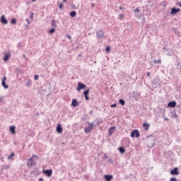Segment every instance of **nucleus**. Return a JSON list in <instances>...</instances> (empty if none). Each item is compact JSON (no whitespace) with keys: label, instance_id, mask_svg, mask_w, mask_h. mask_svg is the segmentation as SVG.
<instances>
[{"label":"nucleus","instance_id":"7c9ffc66","mask_svg":"<svg viewBox=\"0 0 181 181\" xmlns=\"http://www.w3.org/2000/svg\"><path fill=\"white\" fill-rule=\"evenodd\" d=\"M153 63H155V64H159L160 63H161V60L160 59H154L153 60Z\"/></svg>","mask_w":181,"mask_h":181},{"label":"nucleus","instance_id":"20e7f679","mask_svg":"<svg viewBox=\"0 0 181 181\" xmlns=\"http://www.w3.org/2000/svg\"><path fill=\"white\" fill-rule=\"evenodd\" d=\"M130 136L131 138H139L141 134H139V131L138 129H134L131 132Z\"/></svg>","mask_w":181,"mask_h":181},{"label":"nucleus","instance_id":"6e6d98bb","mask_svg":"<svg viewBox=\"0 0 181 181\" xmlns=\"http://www.w3.org/2000/svg\"><path fill=\"white\" fill-rule=\"evenodd\" d=\"M23 57H24V59H26V55H25V54H23Z\"/></svg>","mask_w":181,"mask_h":181},{"label":"nucleus","instance_id":"dca6fc26","mask_svg":"<svg viewBox=\"0 0 181 181\" xmlns=\"http://www.w3.org/2000/svg\"><path fill=\"white\" fill-rule=\"evenodd\" d=\"M177 12H180V8H176V7H173L172 9H171V15H176V13H177Z\"/></svg>","mask_w":181,"mask_h":181},{"label":"nucleus","instance_id":"e433bc0d","mask_svg":"<svg viewBox=\"0 0 181 181\" xmlns=\"http://www.w3.org/2000/svg\"><path fill=\"white\" fill-rule=\"evenodd\" d=\"M34 80H39V75H35Z\"/></svg>","mask_w":181,"mask_h":181},{"label":"nucleus","instance_id":"4468645a","mask_svg":"<svg viewBox=\"0 0 181 181\" xmlns=\"http://www.w3.org/2000/svg\"><path fill=\"white\" fill-rule=\"evenodd\" d=\"M56 130H57V134H63V127H62L61 124H59L57 126Z\"/></svg>","mask_w":181,"mask_h":181},{"label":"nucleus","instance_id":"680f3d73","mask_svg":"<svg viewBox=\"0 0 181 181\" xmlns=\"http://www.w3.org/2000/svg\"><path fill=\"white\" fill-rule=\"evenodd\" d=\"M81 55H80V54L78 55V57H81Z\"/></svg>","mask_w":181,"mask_h":181},{"label":"nucleus","instance_id":"6ab92c4d","mask_svg":"<svg viewBox=\"0 0 181 181\" xmlns=\"http://www.w3.org/2000/svg\"><path fill=\"white\" fill-rule=\"evenodd\" d=\"M9 129H10V132H11L13 135H15V134H16V127L11 126Z\"/></svg>","mask_w":181,"mask_h":181},{"label":"nucleus","instance_id":"f8f14e48","mask_svg":"<svg viewBox=\"0 0 181 181\" xmlns=\"http://www.w3.org/2000/svg\"><path fill=\"white\" fill-rule=\"evenodd\" d=\"M163 50H165L167 52V55L168 56H173V52H172V49L168 48V47H164L163 48Z\"/></svg>","mask_w":181,"mask_h":181},{"label":"nucleus","instance_id":"3c124183","mask_svg":"<svg viewBox=\"0 0 181 181\" xmlns=\"http://www.w3.org/2000/svg\"><path fill=\"white\" fill-rule=\"evenodd\" d=\"M93 114V110H90L89 112V115H91Z\"/></svg>","mask_w":181,"mask_h":181},{"label":"nucleus","instance_id":"39448f33","mask_svg":"<svg viewBox=\"0 0 181 181\" xmlns=\"http://www.w3.org/2000/svg\"><path fill=\"white\" fill-rule=\"evenodd\" d=\"M86 88H87V86H86V84L81 82L78 83V86L76 88L77 91L80 92L81 90H86Z\"/></svg>","mask_w":181,"mask_h":181},{"label":"nucleus","instance_id":"052dcab7","mask_svg":"<svg viewBox=\"0 0 181 181\" xmlns=\"http://www.w3.org/2000/svg\"><path fill=\"white\" fill-rule=\"evenodd\" d=\"M179 6L181 8V2L180 3Z\"/></svg>","mask_w":181,"mask_h":181},{"label":"nucleus","instance_id":"09e8293b","mask_svg":"<svg viewBox=\"0 0 181 181\" xmlns=\"http://www.w3.org/2000/svg\"><path fill=\"white\" fill-rule=\"evenodd\" d=\"M66 37H68V39H69V40H71V35H66Z\"/></svg>","mask_w":181,"mask_h":181},{"label":"nucleus","instance_id":"de8ad7c7","mask_svg":"<svg viewBox=\"0 0 181 181\" xmlns=\"http://www.w3.org/2000/svg\"><path fill=\"white\" fill-rule=\"evenodd\" d=\"M25 21L28 23V25H30V21H29V19L26 18Z\"/></svg>","mask_w":181,"mask_h":181},{"label":"nucleus","instance_id":"393cba45","mask_svg":"<svg viewBox=\"0 0 181 181\" xmlns=\"http://www.w3.org/2000/svg\"><path fill=\"white\" fill-rule=\"evenodd\" d=\"M118 151L120 152V153H125V148L124 147H119Z\"/></svg>","mask_w":181,"mask_h":181},{"label":"nucleus","instance_id":"7ed1b4c3","mask_svg":"<svg viewBox=\"0 0 181 181\" xmlns=\"http://www.w3.org/2000/svg\"><path fill=\"white\" fill-rule=\"evenodd\" d=\"M35 158L37 160L39 157L37 155H33L31 158L28 159L27 165L33 166V165H35Z\"/></svg>","mask_w":181,"mask_h":181},{"label":"nucleus","instance_id":"a878e982","mask_svg":"<svg viewBox=\"0 0 181 181\" xmlns=\"http://www.w3.org/2000/svg\"><path fill=\"white\" fill-rule=\"evenodd\" d=\"M143 127H144V129H146V131H148V129H149V124H148V123H144V124H143Z\"/></svg>","mask_w":181,"mask_h":181},{"label":"nucleus","instance_id":"a18cd8bd","mask_svg":"<svg viewBox=\"0 0 181 181\" xmlns=\"http://www.w3.org/2000/svg\"><path fill=\"white\" fill-rule=\"evenodd\" d=\"M33 15H35L33 13H30V19H33Z\"/></svg>","mask_w":181,"mask_h":181},{"label":"nucleus","instance_id":"4d7b16f0","mask_svg":"<svg viewBox=\"0 0 181 181\" xmlns=\"http://www.w3.org/2000/svg\"><path fill=\"white\" fill-rule=\"evenodd\" d=\"M39 181H43V178H42V177L40 178V179H39Z\"/></svg>","mask_w":181,"mask_h":181},{"label":"nucleus","instance_id":"4c0bfd02","mask_svg":"<svg viewBox=\"0 0 181 181\" xmlns=\"http://www.w3.org/2000/svg\"><path fill=\"white\" fill-rule=\"evenodd\" d=\"M111 108H115V107H117V103H114L112 105H110Z\"/></svg>","mask_w":181,"mask_h":181},{"label":"nucleus","instance_id":"ddd939ff","mask_svg":"<svg viewBox=\"0 0 181 181\" xmlns=\"http://www.w3.org/2000/svg\"><path fill=\"white\" fill-rule=\"evenodd\" d=\"M176 101L172 100L168 103V108H175V107H176Z\"/></svg>","mask_w":181,"mask_h":181},{"label":"nucleus","instance_id":"c85d7f7f","mask_svg":"<svg viewBox=\"0 0 181 181\" xmlns=\"http://www.w3.org/2000/svg\"><path fill=\"white\" fill-rule=\"evenodd\" d=\"M16 22H17L16 18H12L11 20V25H16Z\"/></svg>","mask_w":181,"mask_h":181},{"label":"nucleus","instance_id":"c9c22d12","mask_svg":"<svg viewBox=\"0 0 181 181\" xmlns=\"http://www.w3.org/2000/svg\"><path fill=\"white\" fill-rule=\"evenodd\" d=\"M4 96L0 97V104L4 103Z\"/></svg>","mask_w":181,"mask_h":181},{"label":"nucleus","instance_id":"603ef678","mask_svg":"<svg viewBox=\"0 0 181 181\" xmlns=\"http://www.w3.org/2000/svg\"><path fill=\"white\" fill-rule=\"evenodd\" d=\"M103 158H104V159H108V156H105Z\"/></svg>","mask_w":181,"mask_h":181},{"label":"nucleus","instance_id":"9b49d317","mask_svg":"<svg viewBox=\"0 0 181 181\" xmlns=\"http://www.w3.org/2000/svg\"><path fill=\"white\" fill-rule=\"evenodd\" d=\"M0 22L3 25H8V20L6 19V17H5L4 15L1 16V17L0 18Z\"/></svg>","mask_w":181,"mask_h":181},{"label":"nucleus","instance_id":"f03ea898","mask_svg":"<svg viewBox=\"0 0 181 181\" xmlns=\"http://www.w3.org/2000/svg\"><path fill=\"white\" fill-rule=\"evenodd\" d=\"M147 146L148 148H153L155 146V138L153 136H148L147 139Z\"/></svg>","mask_w":181,"mask_h":181},{"label":"nucleus","instance_id":"f3484780","mask_svg":"<svg viewBox=\"0 0 181 181\" xmlns=\"http://www.w3.org/2000/svg\"><path fill=\"white\" fill-rule=\"evenodd\" d=\"M113 177L114 176H112V175H105L104 176V179L105 181H112Z\"/></svg>","mask_w":181,"mask_h":181},{"label":"nucleus","instance_id":"c03bdc74","mask_svg":"<svg viewBox=\"0 0 181 181\" xmlns=\"http://www.w3.org/2000/svg\"><path fill=\"white\" fill-rule=\"evenodd\" d=\"M119 9H120L121 11H125V8L122 7V6H119Z\"/></svg>","mask_w":181,"mask_h":181},{"label":"nucleus","instance_id":"4be33fe9","mask_svg":"<svg viewBox=\"0 0 181 181\" xmlns=\"http://www.w3.org/2000/svg\"><path fill=\"white\" fill-rule=\"evenodd\" d=\"M132 95H133L134 98H135L136 100H137V99H138V97H139V95H141V94L139 93V92H133V93H132Z\"/></svg>","mask_w":181,"mask_h":181},{"label":"nucleus","instance_id":"49530a36","mask_svg":"<svg viewBox=\"0 0 181 181\" xmlns=\"http://www.w3.org/2000/svg\"><path fill=\"white\" fill-rule=\"evenodd\" d=\"M110 163H114V160L112 158L109 159Z\"/></svg>","mask_w":181,"mask_h":181},{"label":"nucleus","instance_id":"c756f323","mask_svg":"<svg viewBox=\"0 0 181 181\" xmlns=\"http://www.w3.org/2000/svg\"><path fill=\"white\" fill-rule=\"evenodd\" d=\"M13 156H15V153H12L8 157V159H11V160H13Z\"/></svg>","mask_w":181,"mask_h":181},{"label":"nucleus","instance_id":"aec40b11","mask_svg":"<svg viewBox=\"0 0 181 181\" xmlns=\"http://www.w3.org/2000/svg\"><path fill=\"white\" fill-rule=\"evenodd\" d=\"M78 101L76 100V99H73L71 102V106L72 107H78Z\"/></svg>","mask_w":181,"mask_h":181},{"label":"nucleus","instance_id":"9d476101","mask_svg":"<svg viewBox=\"0 0 181 181\" xmlns=\"http://www.w3.org/2000/svg\"><path fill=\"white\" fill-rule=\"evenodd\" d=\"M90 93V88L86 89L83 91V95L85 97V100L86 101H88V100H90V97L88 96V94Z\"/></svg>","mask_w":181,"mask_h":181},{"label":"nucleus","instance_id":"6e6552de","mask_svg":"<svg viewBox=\"0 0 181 181\" xmlns=\"http://www.w3.org/2000/svg\"><path fill=\"white\" fill-rule=\"evenodd\" d=\"M170 173L172 176H177V175H179V168L177 167L174 168L170 170Z\"/></svg>","mask_w":181,"mask_h":181},{"label":"nucleus","instance_id":"f704fd0d","mask_svg":"<svg viewBox=\"0 0 181 181\" xmlns=\"http://www.w3.org/2000/svg\"><path fill=\"white\" fill-rule=\"evenodd\" d=\"M170 181H177V179H176L175 177H173L170 179Z\"/></svg>","mask_w":181,"mask_h":181},{"label":"nucleus","instance_id":"864d4df0","mask_svg":"<svg viewBox=\"0 0 181 181\" xmlns=\"http://www.w3.org/2000/svg\"><path fill=\"white\" fill-rule=\"evenodd\" d=\"M168 120H169V119L168 117L165 118V121H168Z\"/></svg>","mask_w":181,"mask_h":181},{"label":"nucleus","instance_id":"a211bd4d","mask_svg":"<svg viewBox=\"0 0 181 181\" xmlns=\"http://www.w3.org/2000/svg\"><path fill=\"white\" fill-rule=\"evenodd\" d=\"M115 129V127L112 126L108 129V136H111L112 135V133L114 132Z\"/></svg>","mask_w":181,"mask_h":181},{"label":"nucleus","instance_id":"5701e85b","mask_svg":"<svg viewBox=\"0 0 181 181\" xmlns=\"http://www.w3.org/2000/svg\"><path fill=\"white\" fill-rule=\"evenodd\" d=\"M51 26H52L54 28H57V25H56V21L54 19L51 21Z\"/></svg>","mask_w":181,"mask_h":181},{"label":"nucleus","instance_id":"5fc2aeb1","mask_svg":"<svg viewBox=\"0 0 181 181\" xmlns=\"http://www.w3.org/2000/svg\"><path fill=\"white\" fill-rule=\"evenodd\" d=\"M91 5H92L93 8H94V6H95V4H92Z\"/></svg>","mask_w":181,"mask_h":181},{"label":"nucleus","instance_id":"cd10ccee","mask_svg":"<svg viewBox=\"0 0 181 181\" xmlns=\"http://www.w3.org/2000/svg\"><path fill=\"white\" fill-rule=\"evenodd\" d=\"M119 104H120L121 105H125V100L124 99H120L119 100Z\"/></svg>","mask_w":181,"mask_h":181},{"label":"nucleus","instance_id":"79ce46f5","mask_svg":"<svg viewBox=\"0 0 181 181\" xmlns=\"http://www.w3.org/2000/svg\"><path fill=\"white\" fill-rule=\"evenodd\" d=\"M134 12L135 13H139V8L134 9Z\"/></svg>","mask_w":181,"mask_h":181},{"label":"nucleus","instance_id":"412c9836","mask_svg":"<svg viewBox=\"0 0 181 181\" xmlns=\"http://www.w3.org/2000/svg\"><path fill=\"white\" fill-rule=\"evenodd\" d=\"M159 82H160L159 78H156L155 79H153V80L152 81V83L153 84V86H158V85H159Z\"/></svg>","mask_w":181,"mask_h":181},{"label":"nucleus","instance_id":"72a5a7b5","mask_svg":"<svg viewBox=\"0 0 181 181\" xmlns=\"http://www.w3.org/2000/svg\"><path fill=\"white\" fill-rule=\"evenodd\" d=\"M106 52L108 53L110 50H111V47H110V46H107V47H106Z\"/></svg>","mask_w":181,"mask_h":181},{"label":"nucleus","instance_id":"2eb2a0df","mask_svg":"<svg viewBox=\"0 0 181 181\" xmlns=\"http://www.w3.org/2000/svg\"><path fill=\"white\" fill-rule=\"evenodd\" d=\"M9 57H11V53L10 52H5L4 57H3V60L4 62H8L9 60Z\"/></svg>","mask_w":181,"mask_h":181},{"label":"nucleus","instance_id":"2f4dec72","mask_svg":"<svg viewBox=\"0 0 181 181\" xmlns=\"http://www.w3.org/2000/svg\"><path fill=\"white\" fill-rule=\"evenodd\" d=\"M31 85H32V81H28V82L25 84L26 87H30Z\"/></svg>","mask_w":181,"mask_h":181},{"label":"nucleus","instance_id":"37998d69","mask_svg":"<svg viewBox=\"0 0 181 181\" xmlns=\"http://www.w3.org/2000/svg\"><path fill=\"white\" fill-rule=\"evenodd\" d=\"M63 3H61L60 4H59V9H63Z\"/></svg>","mask_w":181,"mask_h":181},{"label":"nucleus","instance_id":"a19ab883","mask_svg":"<svg viewBox=\"0 0 181 181\" xmlns=\"http://www.w3.org/2000/svg\"><path fill=\"white\" fill-rule=\"evenodd\" d=\"M17 47H18V49H21V47H22V45H21V43H18V44H17Z\"/></svg>","mask_w":181,"mask_h":181},{"label":"nucleus","instance_id":"8fccbe9b","mask_svg":"<svg viewBox=\"0 0 181 181\" xmlns=\"http://www.w3.org/2000/svg\"><path fill=\"white\" fill-rule=\"evenodd\" d=\"M151 76V72L147 73V77H149Z\"/></svg>","mask_w":181,"mask_h":181},{"label":"nucleus","instance_id":"13d9d810","mask_svg":"<svg viewBox=\"0 0 181 181\" xmlns=\"http://www.w3.org/2000/svg\"><path fill=\"white\" fill-rule=\"evenodd\" d=\"M33 2H36V0H31Z\"/></svg>","mask_w":181,"mask_h":181},{"label":"nucleus","instance_id":"bb28decb","mask_svg":"<svg viewBox=\"0 0 181 181\" xmlns=\"http://www.w3.org/2000/svg\"><path fill=\"white\" fill-rule=\"evenodd\" d=\"M54 32H56V28H53L49 30V33L50 35H53V33H54Z\"/></svg>","mask_w":181,"mask_h":181},{"label":"nucleus","instance_id":"473e14b6","mask_svg":"<svg viewBox=\"0 0 181 181\" xmlns=\"http://www.w3.org/2000/svg\"><path fill=\"white\" fill-rule=\"evenodd\" d=\"M173 118H177V114L176 112H172Z\"/></svg>","mask_w":181,"mask_h":181},{"label":"nucleus","instance_id":"b1692460","mask_svg":"<svg viewBox=\"0 0 181 181\" xmlns=\"http://www.w3.org/2000/svg\"><path fill=\"white\" fill-rule=\"evenodd\" d=\"M76 15H77V13L75 11H72L71 12H70L71 18H75Z\"/></svg>","mask_w":181,"mask_h":181},{"label":"nucleus","instance_id":"bf43d9fd","mask_svg":"<svg viewBox=\"0 0 181 181\" xmlns=\"http://www.w3.org/2000/svg\"><path fill=\"white\" fill-rule=\"evenodd\" d=\"M67 1V0H63V2H66Z\"/></svg>","mask_w":181,"mask_h":181},{"label":"nucleus","instance_id":"58836bf2","mask_svg":"<svg viewBox=\"0 0 181 181\" xmlns=\"http://www.w3.org/2000/svg\"><path fill=\"white\" fill-rule=\"evenodd\" d=\"M4 169H10V166L9 165H4L3 166Z\"/></svg>","mask_w":181,"mask_h":181},{"label":"nucleus","instance_id":"0eeeda50","mask_svg":"<svg viewBox=\"0 0 181 181\" xmlns=\"http://www.w3.org/2000/svg\"><path fill=\"white\" fill-rule=\"evenodd\" d=\"M1 86L2 87H4V88L5 90H8V88H9V86L6 85V76H4L3 78H2V81H1Z\"/></svg>","mask_w":181,"mask_h":181},{"label":"nucleus","instance_id":"f257e3e1","mask_svg":"<svg viewBox=\"0 0 181 181\" xmlns=\"http://www.w3.org/2000/svg\"><path fill=\"white\" fill-rule=\"evenodd\" d=\"M87 124L88 125L86 127H84V132L85 134H90L93 131V128L95 127V124H94V122L90 123V122H87Z\"/></svg>","mask_w":181,"mask_h":181},{"label":"nucleus","instance_id":"ea45409f","mask_svg":"<svg viewBox=\"0 0 181 181\" xmlns=\"http://www.w3.org/2000/svg\"><path fill=\"white\" fill-rule=\"evenodd\" d=\"M119 19H121V20L124 19V14H120V15L119 16Z\"/></svg>","mask_w":181,"mask_h":181},{"label":"nucleus","instance_id":"423d86ee","mask_svg":"<svg viewBox=\"0 0 181 181\" xmlns=\"http://www.w3.org/2000/svg\"><path fill=\"white\" fill-rule=\"evenodd\" d=\"M43 173L47 176V177H51L52 175H53V170H43Z\"/></svg>","mask_w":181,"mask_h":181},{"label":"nucleus","instance_id":"1a4fd4ad","mask_svg":"<svg viewBox=\"0 0 181 181\" xmlns=\"http://www.w3.org/2000/svg\"><path fill=\"white\" fill-rule=\"evenodd\" d=\"M96 37L98 39H103V37H104V30H100L99 31H97Z\"/></svg>","mask_w":181,"mask_h":181}]
</instances>
